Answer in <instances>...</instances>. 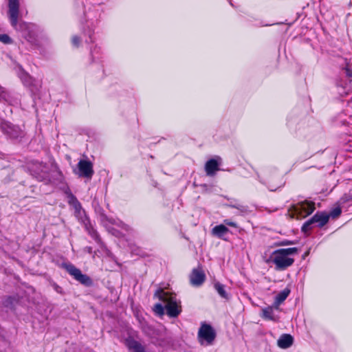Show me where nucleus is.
Listing matches in <instances>:
<instances>
[{"label": "nucleus", "mask_w": 352, "mask_h": 352, "mask_svg": "<svg viewBox=\"0 0 352 352\" xmlns=\"http://www.w3.org/2000/svg\"><path fill=\"white\" fill-rule=\"evenodd\" d=\"M298 248H280L273 251L267 263L272 262L277 271H284L293 265L295 259L293 256L298 254Z\"/></svg>", "instance_id": "nucleus-1"}, {"label": "nucleus", "mask_w": 352, "mask_h": 352, "mask_svg": "<svg viewBox=\"0 0 352 352\" xmlns=\"http://www.w3.org/2000/svg\"><path fill=\"white\" fill-rule=\"evenodd\" d=\"M8 16L12 27L16 30L21 32L28 41L34 38L32 33L34 25L23 21H19V3L8 7Z\"/></svg>", "instance_id": "nucleus-2"}, {"label": "nucleus", "mask_w": 352, "mask_h": 352, "mask_svg": "<svg viewBox=\"0 0 352 352\" xmlns=\"http://www.w3.org/2000/svg\"><path fill=\"white\" fill-rule=\"evenodd\" d=\"M155 296L160 300L166 302L165 309L166 314L170 318L177 317L182 312V305L180 302H177L175 294L164 292L162 289H157Z\"/></svg>", "instance_id": "nucleus-3"}, {"label": "nucleus", "mask_w": 352, "mask_h": 352, "mask_svg": "<svg viewBox=\"0 0 352 352\" xmlns=\"http://www.w3.org/2000/svg\"><path fill=\"white\" fill-rule=\"evenodd\" d=\"M315 209L314 201L305 200L292 205L289 209V212L292 218L300 219L310 215Z\"/></svg>", "instance_id": "nucleus-4"}, {"label": "nucleus", "mask_w": 352, "mask_h": 352, "mask_svg": "<svg viewBox=\"0 0 352 352\" xmlns=\"http://www.w3.org/2000/svg\"><path fill=\"white\" fill-rule=\"evenodd\" d=\"M65 194L67 196L68 204L74 208V216L78 219V221L82 223L83 222L84 218H89L86 214L85 210H83L80 202L72 192L69 188L65 190Z\"/></svg>", "instance_id": "nucleus-5"}, {"label": "nucleus", "mask_w": 352, "mask_h": 352, "mask_svg": "<svg viewBox=\"0 0 352 352\" xmlns=\"http://www.w3.org/2000/svg\"><path fill=\"white\" fill-rule=\"evenodd\" d=\"M217 333L213 327L206 322H201L199 329L197 338L201 344L206 342L207 344H212L215 340Z\"/></svg>", "instance_id": "nucleus-6"}, {"label": "nucleus", "mask_w": 352, "mask_h": 352, "mask_svg": "<svg viewBox=\"0 0 352 352\" xmlns=\"http://www.w3.org/2000/svg\"><path fill=\"white\" fill-rule=\"evenodd\" d=\"M65 269L76 280L78 281L82 285L86 287H90L93 285L91 278L87 274H82L80 270L75 267L73 264L65 265Z\"/></svg>", "instance_id": "nucleus-7"}, {"label": "nucleus", "mask_w": 352, "mask_h": 352, "mask_svg": "<svg viewBox=\"0 0 352 352\" xmlns=\"http://www.w3.org/2000/svg\"><path fill=\"white\" fill-rule=\"evenodd\" d=\"M223 223L224 224H220L214 226L211 230V234L219 239H223L224 235H226L227 233L230 232L229 229L226 227V226L232 228L239 227L237 223L232 221L231 219H224Z\"/></svg>", "instance_id": "nucleus-8"}, {"label": "nucleus", "mask_w": 352, "mask_h": 352, "mask_svg": "<svg viewBox=\"0 0 352 352\" xmlns=\"http://www.w3.org/2000/svg\"><path fill=\"white\" fill-rule=\"evenodd\" d=\"M79 177L91 179L94 174L92 163L89 160H80L77 164Z\"/></svg>", "instance_id": "nucleus-9"}, {"label": "nucleus", "mask_w": 352, "mask_h": 352, "mask_svg": "<svg viewBox=\"0 0 352 352\" xmlns=\"http://www.w3.org/2000/svg\"><path fill=\"white\" fill-rule=\"evenodd\" d=\"M87 234L95 241V242L102 248L104 244L98 233V232L92 226L89 218H84L81 223Z\"/></svg>", "instance_id": "nucleus-10"}, {"label": "nucleus", "mask_w": 352, "mask_h": 352, "mask_svg": "<svg viewBox=\"0 0 352 352\" xmlns=\"http://www.w3.org/2000/svg\"><path fill=\"white\" fill-rule=\"evenodd\" d=\"M0 129L4 134L13 139L19 138L22 133V131L19 126L8 122H1Z\"/></svg>", "instance_id": "nucleus-11"}, {"label": "nucleus", "mask_w": 352, "mask_h": 352, "mask_svg": "<svg viewBox=\"0 0 352 352\" xmlns=\"http://www.w3.org/2000/svg\"><path fill=\"white\" fill-rule=\"evenodd\" d=\"M190 283L192 286L199 287L206 280V274L201 267L192 269L190 276Z\"/></svg>", "instance_id": "nucleus-12"}, {"label": "nucleus", "mask_w": 352, "mask_h": 352, "mask_svg": "<svg viewBox=\"0 0 352 352\" xmlns=\"http://www.w3.org/2000/svg\"><path fill=\"white\" fill-rule=\"evenodd\" d=\"M312 223H318V227L322 228L326 225L329 220V215L325 212H316L311 219Z\"/></svg>", "instance_id": "nucleus-13"}, {"label": "nucleus", "mask_w": 352, "mask_h": 352, "mask_svg": "<svg viewBox=\"0 0 352 352\" xmlns=\"http://www.w3.org/2000/svg\"><path fill=\"white\" fill-rule=\"evenodd\" d=\"M219 164L215 159L208 160L205 164V171L208 176L214 175L215 173L219 170Z\"/></svg>", "instance_id": "nucleus-14"}, {"label": "nucleus", "mask_w": 352, "mask_h": 352, "mask_svg": "<svg viewBox=\"0 0 352 352\" xmlns=\"http://www.w3.org/2000/svg\"><path fill=\"white\" fill-rule=\"evenodd\" d=\"M294 343V338L290 334L281 335L277 341L278 346L281 349H287Z\"/></svg>", "instance_id": "nucleus-15"}, {"label": "nucleus", "mask_w": 352, "mask_h": 352, "mask_svg": "<svg viewBox=\"0 0 352 352\" xmlns=\"http://www.w3.org/2000/svg\"><path fill=\"white\" fill-rule=\"evenodd\" d=\"M290 292V289L288 287H286L276 296L273 302L274 307L276 309H278L280 305L286 300L289 295Z\"/></svg>", "instance_id": "nucleus-16"}, {"label": "nucleus", "mask_w": 352, "mask_h": 352, "mask_svg": "<svg viewBox=\"0 0 352 352\" xmlns=\"http://www.w3.org/2000/svg\"><path fill=\"white\" fill-rule=\"evenodd\" d=\"M274 304L272 306H267L262 309L261 317L267 320H274Z\"/></svg>", "instance_id": "nucleus-17"}, {"label": "nucleus", "mask_w": 352, "mask_h": 352, "mask_svg": "<svg viewBox=\"0 0 352 352\" xmlns=\"http://www.w3.org/2000/svg\"><path fill=\"white\" fill-rule=\"evenodd\" d=\"M214 288L222 298H224L226 300L229 299V296L226 291L224 285L221 284L219 282H216L214 283Z\"/></svg>", "instance_id": "nucleus-18"}, {"label": "nucleus", "mask_w": 352, "mask_h": 352, "mask_svg": "<svg viewBox=\"0 0 352 352\" xmlns=\"http://www.w3.org/2000/svg\"><path fill=\"white\" fill-rule=\"evenodd\" d=\"M164 309H165V307H164L162 304L160 303H157L154 305V307H153V311L154 312L158 315V316H162L164 314Z\"/></svg>", "instance_id": "nucleus-19"}, {"label": "nucleus", "mask_w": 352, "mask_h": 352, "mask_svg": "<svg viewBox=\"0 0 352 352\" xmlns=\"http://www.w3.org/2000/svg\"><path fill=\"white\" fill-rule=\"evenodd\" d=\"M0 42L3 43V44L8 45L12 43L13 41L9 36V35L6 34H0Z\"/></svg>", "instance_id": "nucleus-20"}, {"label": "nucleus", "mask_w": 352, "mask_h": 352, "mask_svg": "<svg viewBox=\"0 0 352 352\" xmlns=\"http://www.w3.org/2000/svg\"><path fill=\"white\" fill-rule=\"evenodd\" d=\"M100 220H101V222L102 223H104L105 222H108L111 224H116V221L115 219H112V218H109L107 216L106 214H104V212H102L100 215Z\"/></svg>", "instance_id": "nucleus-21"}, {"label": "nucleus", "mask_w": 352, "mask_h": 352, "mask_svg": "<svg viewBox=\"0 0 352 352\" xmlns=\"http://www.w3.org/2000/svg\"><path fill=\"white\" fill-rule=\"evenodd\" d=\"M312 224L313 223L310 219L309 220L306 221L302 226L301 231L304 233H307V232H309V230H311Z\"/></svg>", "instance_id": "nucleus-22"}, {"label": "nucleus", "mask_w": 352, "mask_h": 352, "mask_svg": "<svg viewBox=\"0 0 352 352\" xmlns=\"http://www.w3.org/2000/svg\"><path fill=\"white\" fill-rule=\"evenodd\" d=\"M341 213H342V210H341L340 207L338 206V207H336L333 209H332L329 215V217L331 216L333 218H336V217H338L341 214Z\"/></svg>", "instance_id": "nucleus-23"}, {"label": "nucleus", "mask_w": 352, "mask_h": 352, "mask_svg": "<svg viewBox=\"0 0 352 352\" xmlns=\"http://www.w3.org/2000/svg\"><path fill=\"white\" fill-rule=\"evenodd\" d=\"M80 43L81 39L78 36L74 35L72 37V43L74 47H78L80 46Z\"/></svg>", "instance_id": "nucleus-24"}, {"label": "nucleus", "mask_w": 352, "mask_h": 352, "mask_svg": "<svg viewBox=\"0 0 352 352\" xmlns=\"http://www.w3.org/2000/svg\"><path fill=\"white\" fill-rule=\"evenodd\" d=\"M16 301V298L14 297H12V296H8L6 298V299L5 300V302H4V305L6 307H9L10 305H12V304L14 303V302Z\"/></svg>", "instance_id": "nucleus-25"}, {"label": "nucleus", "mask_w": 352, "mask_h": 352, "mask_svg": "<svg viewBox=\"0 0 352 352\" xmlns=\"http://www.w3.org/2000/svg\"><path fill=\"white\" fill-rule=\"evenodd\" d=\"M346 75L348 78H352V70L349 68V63H346V65L344 68Z\"/></svg>", "instance_id": "nucleus-26"}, {"label": "nucleus", "mask_w": 352, "mask_h": 352, "mask_svg": "<svg viewBox=\"0 0 352 352\" xmlns=\"http://www.w3.org/2000/svg\"><path fill=\"white\" fill-rule=\"evenodd\" d=\"M295 243L294 241H289V240H283L281 242H280L279 245H294Z\"/></svg>", "instance_id": "nucleus-27"}, {"label": "nucleus", "mask_w": 352, "mask_h": 352, "mask_svg": "<svg viewBox=\"0 0 352 352\" xmlns=\"http://www.w3.org/2000/svg\"><path fill=\"white\" fill-rule=\"evenodd\" d=\"M19 3V0H8V7Z\"/></svg>", "instance_id": "nucleus-28"}, {"label": "nucleus", "mask_w": 352, "mask_h": 352, "mask_svg": "<svg viewBox=\"0 0 352 352\" xmlns=\"http://www.w3.org/2000/svg\"><path fill=\"white\" fill-rule=\"evenodd\" d=\"M120 227H122V228L125 229L126 230H128L129 228V226L125 223H124L123 222H120V225H119Z\"/></svg>", "instance_id": "nucleus-29"}, {"label": "nucleus", "mask_w": 352, "mask_h": 352, "mask_svg": "<svg viewBox=\"0 0 352 352\" xmlns=\"http://www.w3.org/2000/svg\"><path fill=\"white\" fill-rule=\"evenodd\" d=\"M54 288L56 289V291L58 293H62V288L60 287H59L58 285L55 284L54 285Z\"/></svg>", "instance_id": "nucleus-30"}, {"label": "nucleus", "mask_w": 352, "mask_h": 352, "mask_svg": "<svg viewBox=\"0 0 352 352\" xmlns=\"http://www.w3.org/2000/svg\"><path fill=\"white\" fill-rule=\"evenodd\" d=\"M85 250L87 251L89 254H92V248L91 246H87Z\"/></svg>", "instance_id": "nucleus-31"}, {"label": "nucleus", "mask_w": 352, "mask_h": 352, "mask_svg": "<svg viewBox=\"0 0 352 352\" xmlns=\"http://www.w3.org/2000/svg\"><path fill=\"white\" fill-rule=\"evenodd\" d=\"M0 352H1V351H0Z\"/></svg>", "instance_id": "nucleus-32"}]
</instances>
